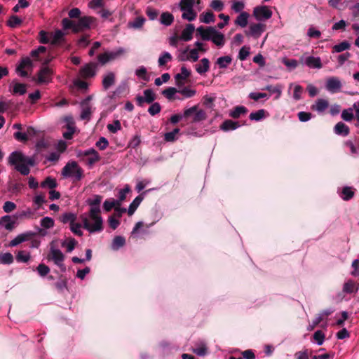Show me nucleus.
<instances>
[{"label":"nucleus","instance_id":"1","mask_svg":"<svg viewBox=\"0 0 359 359\" xmlns=\"http://www.w3.org/2000/svg\"><path fill=\"white\" fill-rule=\"evenodd\" d=\"M8 163L14 166L21 175L27 176L30 172V167L35 165V160L34 157L27 156L20 151H15L9 155Z\"/></svg>","mask_w":359,"mask_h":359},{"label":"nucleus","instance_id":"2","mask_svg":"<svg viewBox=\"0 0 359 359\" xmlns=\"http://www.w3.org/2000/svg\"><path fill=\"white\" fill-rule=\"evenodd\" d=\"M80 218L82 221L83 228L90 233L100 232L103 230V219L100 213H97L93 217L91 211L89 210L88 215H81Z\"/></svg>","mask_w":359,"mask_h":359},{"label":"nucleus","instance_id":"3","mask_svg":"<svg viewBox=\"0 0 359 359\" xmlns=\"http://www.w3.org/2000/svg\"><path fill=\"white\" fill-rule=\"evenodd\" d=\"M61 174L65 178H72L74 182L80 181L83 177V170L77 162L72 161L65 165Z\"/></svg>","mask_w":359,"mask_h":359},{"label":"nucleus","instance_id":"4","mask_svg":"<svg viewBox=\"0 0 359 359\" xmlns=\"http://www.w3.org/2000/svg\"><path fill=\"white\" fill-rule=\"evenodd\" d=\"M211 41L217 47H222L225 43L224 35L214 27L203 28V41Z\"/></svg>","mask_w":359,"mask_h":359},{"label":"nucleus","instance_id":"5","mask_svg":"<svg viewBox=\"0 0 359 359\" xmlns=\"http://www.w3.org/2000/svg\"><path fill=\"white\" fill-rule=\"evenodd\" d=\"M65 256L63 252L55 245L53 241L50 244V251L47 259L51 260L57 266L62 272L66 271V266L64 264Z\"/></svg>","mask_w":359,"mask_h":359},{"label":"nucleus","instance_id":"6","mask_svg":"<svg viewBox=\"0 0 359 359\" xmlns=\"http://www.w3.org/2000/svg\"><path fill=\"white\" fill-rule=\"evenodd\" d=\"M195 4V0H181L180 2V7L182 11V18L188 21H192L196 18V13L194 12L193 8Z\"/></svg>","mask_w":359,"mask_h":359},{"label":"nucleus","instance_id":"7","mask_svg":"<svg viewBox=\"0 0 359 359\" xmlns=\"http://www.w3.org/2000/svg\"><path fill=\"white\" fill-rule=\"evenodd\" d=\"M126 50L123 48H118L114 50H107L97 56L98 62L104 65L109 62L116 60L121 57L125 53Z\"/></svg>","mask_w":359,"mask_h":359},{"label":"nucleus","instance_id":"8","mask_svg":"<svg viewBox=\"0 0 359 359\" xmlns=\"http://www.w3.org/2000/svg\"><path fill=\"white\" fill-rule=\"evenodd\" d=\"M77 157L83 158L86 157V164L89 168H92L93 165L100 161L101 157L98 152L93 148H90L84 151L79 150L77 151Z\"/></svg>","mask_w":359,"mask_h":359},{"label":"nucleus","instance_id":"9","mask_svg":"<svg viewBox=\"0 0 359 359\" xmlns=\"http://www.w3.org/2000/svg\"><path fill=\"white\" fill-rule=\"evenodd\" d=\"M299 62L311 69H320L323 67V64L320 57L306 55V54H304L300 57Z\"/></svg>","mask_w":359,"mask_h":359},{"label":"nucleus","instance_id":"10","mask_svg":"<svg viewBox=\"0 0 359 359\" xmlns=\"http://www.w3.org/2000/svg\"><path fill=\"white\" fill-rule=\"evenodd\" d=\"M253 16L258 21H264L271 18L272 11L266 6H257L253 10Z\"/></svg>","mask_w":359,"mask_h":359},{"label":"nucleus","instance_id":"11","mask_svg":"<svg viewBox=\"0 0 359 359\" xmlns=\"http://www.w3.org/2000/svg\"><path fill=\"white\" fill-rule=\"evenodd\" d=\"M184 118H189L191 122L196 123L202 120V109L198 106H194L184 111Z\"/></svg>","mask_w":359,"mask_h":359},{"label":"nucleus","instance_id":"12","mask_svg":"<svg viewBox=\"0 0 359 359\" xmlns=\"http://www.w3.org/2000/svg\"><path fill=\"white\" fill-rule=\"evenodd\" d=\"M266 25L261 22L252 23L250 25L248 30H246L245 32L246 36L257 39L266 30Z\"/></svg>","mask_w":359,"mask_h":359},{"label":"nucleus","instance_id":"13","mask_svg":"<svg viewBox=\"0 0 359 359\" xmlns=\"http://www.w3.org/2000/svg\"><path fill=\"white\" fill-rule=\"evenodd\" d=\"M342 87L340 79L336 76L329 77L325 83V88L327 91L332 93H335L340 91Z\"/></svg>","mask_w":359,"mask_h":359},{"label":"nucleus","instance_id":"14","mask_svg":"<svg viewBox=\"0 0 359 359\" xmlns=\"http://www.w3.org/2000/svg\"><path fill=\"white\" fill-rule=\"evenodd\" d=\"M97 68V65L95 62L88 63L80 69V75L84 79L93 77L96 74Z\"/></svg>","mask_w":359,"mask_h":359},{"label":"nucleus","instance_id":"15","mask_svg":"<svg viewBox=\"0 0 359 359\" xmlns=\"http://www.w3.org/2000/svg\"><path fill=\"white\" fill-rule=\"evenodd\" d=\"M92 22V18L90 17L80 18L77 21H74V32H82L84 29H88Z\"/></svg>","mask_w":359,"mask_h":359},{"label":"nucleus","instance_id":"16","mask_svg":"<svg viewBox=\"0 0 359 359\" xmlns=\"http://www.w3.org/2000/svg\"><path fill=\"white\" fill-rule=\"evenodd\" d=\"M52 70L48 67H43L38 73V82L47 83L52 80Z\"/></svg>","mask_w":359,"mask_h":359},{"label":"nucleus","instance_id":"17","mask_svg":"<svg viewBox=\"0 0 359 359\" xmlns=\"http://www.w3.org/2000/svg\"><path fill=\"white\" fill-rule=\"evenodd\" d=\"M102 197L100 195H95L93 198L88 200V204L90 205V210L93 217L97 213H100V205Z\"/></svg>","mask_w":359,"mask_h":359},{"label":"nucleus","instance_id":"18","mask_svg":"<svg viewBox=\"0 0 359 359\" xmlns=\"http://www.w3.org/2000/svg\"><path fill=\"white\" fill-rule=\"evenodd\" d=\"M15 220L11 215H6L0 218V226L6 230L11 231L15 227Z\"/></svg>","mask_w":359,"mask_h":359},{"label":"nucleus","instance_id":"19","mask_svg":"<svg viewBox=\"0 0 359 359\" xmlns=\"http://www.w3.org/2000/svg\"><path fill=\"white\" fill-rule=\"evenodd\" d=\"M31 236L32 233L30 232L19 234L9 242L8 246L10 248L15 247L22 243L28 241Z\"/></svg>","mask_w":359,"mask_h":359},{"label":"nucleus","instance_id":"20","mask_svg":"<svg viewBox=\"0 0 359 359\" xmlns=\"http://www.w3.org/2000/svg\"><path fill=\"white\" fill-rule=\"evenodd\" d=\"M116 81L115 74L112 72H107L104 76L102 81V87L106 90L111 86L114 85Z\"/></svg>","mask_w":359,"mask_h":359},{"label":"nucleus","instance_id":"21","mask_svg":"<svg viewBox=\"0 0 359 359\" xmlns=\"http://www.w3.org/2000/svg\"><path fill=\"white\" fill-rule=\"evenodd\" d=\"M194 30L195 27L192 24L187 25L185 28L182 30L181 35L180 36V40L184 41H190L192 39Z\"/></svg>","mask_w":359,"mask_h":359},{"label":"nucleus","instance_id":"22","mask_svg":"<svg viewBox=\"0 0 359 359\" xmlns=\"http://www.w3.org/2000/svg\"><path fill=\"white\" fill-rule=\"evenodd\" d=\"M329 102L327 100L320 98L318 99L315 104L311 106V109L316 111L318 113L321 114L328 107Z\"/></svg>","mask_w":359,"mask_h":359},{"label":"nucleus","instance_id":"23","mask_svg":"<svg viewBox=\"0 0 359 359\" xmlns=\"http://www.w3.org/2000/svg\"><path fill=\"white\" fill-rule=\"evenodd\" d=\"M64 33L61 30H56L50 33V43L53 46L61 44L64 41Z\"/></svg>","mask_w":359,"mask_h":359},{"label":"nucleus","instance_id":"24","mask_svg":"<svg viewBox=\"0 0 359 359\" xmlns=\"http://www.w3.org/2000/svg\"><path fill=\"white\" fill-rule=\"evenodd\" d=\"M349 128L343 122L337 123L334 128V132L336 135L346 137L349 134Z\"/></svg>","mask_w":359,"mask_h":359},{"label":"nucleus","instance_id":"25","mask_svg":"<svg viewBox=\"0 0 359 359\" xmlns=\"http://www.w3.org/2000/svg\"><path fill=\"white\" fill-rule=\"evenodd\" d=\"M190 76V72L185 67H181V72L175 76L176 83L178 86L183 85L182 81L186 80Z\"/></svg>","mask_w":359,"mask_h":359},{"label":"nucleus","instance_id":"26","mask_svg":"<svg viewBox=\"0 0 359 359\" xmlns=\"http://www.w3.org/2000/svg\"><path fill=\"white\" fill-rule=\"evenodd\" d=\"M250 15L245 11L241 12L235 20V24L242 28L247 26Z\"/></svg>","mask_w":359,"mask_h":359},{"label":"nucleus","instance_id":"27","mask_svg":"<svg viewBox=\"0 0 359 359\" xmlns=\"http://www.w3.org/2000/svg\"><path fill=\"white\" fill-rule=\"evenodd\" d=\"M358 290V285L352 280L346 281L343 286V292L347 294L355 293Z\"/></svg>","mask_w":359,"mask_h":359},{"label":"nucleus","instance_id":"28","mask_svg":"<svg viewBox=\"0 0 359 359\" xmlns=\"http://www.w3.org/2000/svg\"><path fill=\"white\" fill-rule=\"evenodd\" d=\"M240 127L238 122L228 119L224 121L220 126L223 131H230L237 129Z\"/></svg>","mask_w":359,"mask_h":359},{"label":"nucleus","instance_id":"29","mask_svg":"<svg viewBox=\"0 0 359 359\" xmlns=\"http://www.w3.org/2000/svg\"><path fill=\"white\" fill-rule=\"evenodd\" d=\"M267 116V112L265 109H262L256 111L251 112L249 118L251 121H260Z\"/></svg>","mask_w":359,"mask_h":359},{"label":"nucleus","instance_id":"30","mask_svg":"<svg viewBox=\"0 0 359 359\" xmlns=\"http://www.w3.org/2000/svg\"><path fill=\"white\" fill-rule=\"evenodd\" d=\"M248 112V109L244 106H237L229 112V116L233 118H238L241 115Z\"/></svg>","mask_w":359,"mask_h":359},{"label":"nucleus","instance_id":"31","mask_svg":"<svg viewBox=\"0 0 359 359\" xmlns=\"http://www.w3.org/2000/svg\"><path fill=\"white\" fill-rule=\"evenodd\" d=\"M76 245L77 241L73 238H67L61 243V246L65 248L67 252H72Z\"/></svg>","mask_w":359,"mask_h":359},{"label":"nucleus","instance_id":"32","mask_svg":"<svg viewBox=\"0 0 359 359\" xmlns=\"http://www.w3.org/2000/svg\"><path fill=\"white\" fill-rule=\"evenodd\" d=\"M196 46L197 48H194L191 50H189V60H192L194 62L196 61L198 59V50H202V41H198L196 42Z\"/></svg>","mask_w":359,"mask_h":359},{"label":"nucleus","instance_id":"33","mask_svg":"<svg viewBox=\"0 0 359 359\" xmlns=\"http://www.w3.org/2000/svg\"><path fill=\"white\" fill-rule=\"evenodd\" d=\"M120 206L121 205L114 198L107 199L103 203V208L106 212H109L112 208H114L115 210H118Z\"/></svg>","mask_w":359,"mask_h":359},{"label":"nucleus","instance_id":"34","mask_svg":"<svg viewBox=\"0 0 359 359\" xmlns=\"http://www.w3.org/2000/svg\"><path fill=\"white\" fill-rule=\"evenodd\" d=\"M76 219V215L72 212H65L60 217V221L63 224H72Z\"/></svg>","mask_w":359,"mask_h":359},{"label":"nucleus","instance_id":"35","mask_svg":"<svg viewBox=\"0 0 359 359\" xmlns=\"http://www.w3.org/2000/svg\"><path fill=\"white\" fill-rule=\"evenodd\" d=\"M177 93V88L174 87H169L164 90H163L162 94L168 100L176 99V100H182L179 96H175Z\"/></svg>","mask_w":359,"mask_h":359},{"label":"nucleus","instance_id":"36","mask_svg":"<svg viewBox=\"0 0 359 359\" xmlns=\"http://www.w3.org/2000/svg\"><path fill=\"white\" fill-rule=\"evenodd\" d=\"M31 258L30 252L25 251V250H20L18 252L15 259L18 262H22V263H27L29 261Z\"/></svg>","mask_w":359,"mask_h":359},{"label":"nucleus","instance_id":"37","mask_svg":"<svg viewBox=\"0 0 359 359\" xmlns=\"http://www.w3.org/2000/svg\"><path fill=\"white\" fill-rule=\"evenodd\" d=\"M232 61V58L229 55L219 57L217 59L216 64L219 68H226Z\"/></svg>","mask_w":359,"mask_h":359},{"label":"nucleus","instance_id":"38","mask_svg":"<svg viewBox=\"0 0 359 359\" xmlns=\"http://www.w3.org/2000/svg\"><path fill=\"white\" fill-rule=\"evenodd\" d=\"M142 200L143 197L141 196H138L133 201V202L130 203L128 209V214L129 215H132L134 214V212H135L136 209L138 208Z\"/></svg>","mask_w":359,"mask_h":359},{"label":"nucleus","instance_id":"39","mask_svg":"<svg viewBox=\"0 0 359 359\" xmlns=\"http://www.w3.org/2000/svg\"><path fill=\"white\" fill-rule=\"evenodd\" d=\"M57 183L55 178L51 177H47L41 183V187L42 188H48L53 189L57 187Z\"/></svg>","mask_w":359,"mask_h":359},{"label":"nucleus","instance_id":"40","mask_svg":"<svg viewBox=\"0 0 359 359\" xmlns=\"http://www.w3.org/2000/svg\"><path fill=\"white\" fill-rule=\"evenodd\" d=\"M350 47H351V44L348 41H344L338 44L334 45L332 47V53H341L344 50H348L350 48Z\"/></svg>","mask_w":359,"mask_h":359},{"label":"nucleus","instance_id":"41","mask_svg":"<svg viewBox=\"0 0 359 359\" xmlns=\"http://www.w3.org/2000/svg\"><path fill=\"white\" fill-rule=\"evenodd\" d=\"M172 60V57L170 53L163 52L158 57V65L159 67H163Z\"/></svg>","mask_w":359,"mask_h":359},{"label":"nucleus","instance_id":"42","mask_svg":"<svg viewBox=\"0 0 359 359\" xmlns=\"http://www.w3.org/2000/svg\"><path fill=\"white\" fill-rule=\"evenodd\" d=\"M126 243V240L123 236H116L112 241L111 248L114 250H117L120 248L123 247Z\"/></svg>","mask_w":359,"mask_h":359},{"label":"nucleus","instance_id":"43","mask_svg":"<svg viewBox=\"0 0 359 359\" xmlns=\"http://www.w3.org/2000/svg\"><path fill=\"white\" fill-rule=\"evenodd\" d=\"M13 261L14 258L11 252L0 254V264H11Z\"/></svg>","mask_w":359,"mask_h":359},{"label":"nucleus","instance_id":"44","mask_svg":"<svg viewBox=\"0 0 359 359\" xmlns=\"http://www.w3.org/2000/svg\"><path fill=\"white\" fill-rule=\"evenodd\" d=\"M179 133H180V129L179 128H175L171 132H168V133H165V135H164V140L166 142H174V141H175L177 139V135H178Z\"/></svg>","mask_w":359,"mask_h":359},{"label":"nucleus","instance_id":"45","mask_svg":"<svg viewBox=\"0 0 359 359\" xmlns=\"http://www.w3.org/2000/svg\"><path fill=\"white\" fill-rule=\"evenodd\" d=\"M294 86V93L292 97L294 100L297 101L299 100L302 98V93L303 92V88L299 85H294L293 83H291L290 85L289 88L291 89V88Z\"/></svg>","mask_w":359,"mask_h":359},{"label":"nucleus","instance_id":"46","mask_svg":"<svg viewBox=\"0 0 359 359\" xmlns=\"http://www.w3.org/2000/svg\"><path fill=\"white\" fill-rule=\"evenodd\" d=\"M173 22V16L171 13L165 12L161 15V22L166 26L170 25Z\"/></svg>","mask_w":359,"mask_h":359},{"label":"nucleus","instance_id":"47","mask_svg":"<svg viewBox=\"0 0 359 359\" xmlns=\"http://www.w3.org/2000/svg\"><path fill=\"white\" fill-rule=\"evenodd\" d=\"M22 20L17 15H11L7 21V25L11 28H15L20 24Z\"/></svg>","mask_w":359,"mask_h":359},{"label":"nucleus","instance_id":"48","mask_svg":"<svg viewBox=\"0 0 359 359\" xmlns=\"http://www.w3.org/2000/svg\"><path fill=\"white\" fill-rule=\"evenodd\" d=\"M135 75L138 78L145 81H149V76H147V70L144 66H141L135 70Z\"/></svg>","mask_w":359,"mask_h":359},{"label":"nucleus","instance_id":"49","mask_svg":"<svg viewBox=\"0 0 359 359\" xmlns=\"http://www.w3.org/2000/svg\"><path fill=\"white\" fill-rule=\"evenodd\" d=\"M313 337L317 345L320 346L324 343L325 336L322 330H317L314 332Z\"/></svg>","mask_w":359,"mask_h":359},{"label":"nucleus","instance_id":"50","mask_svg":"<svg viewBox=\"0 0 359 359\" xmlns=\"http://www.w3.org/2000/svg\"><path fill=\"white\" fill-rule=\"evenodd\" d=\"M144 100L147 103H152L156 100V95L152 90L147 89L144 90Z\"/></svg>","mask_w":359,"mask_h":359},{"label":"nucleus","instance_id":"51","mask_svg":"<svg viewBox=\"0 0 359 359\" xmlns=\"http://www.w3.org/2000/svg\"><path fill=\"white\" fill-rule=\"evenodd\" d=\"M39 41L43 44L50 43V33L41 30L39 33Z\"/></svg>","mask_w":359,"mask_h":359},{"label":"nucleus","instance_id":"52","mask_svg":"<svg viewBox=\"0 0 359 359\" xmlns=\"http://www.w3.org/2000/svg\"><path fill=\"white\" fill-rule=\"evenodd\" d=\"M130 191V187L128 185H126L123 189H121L118 191V199H117L116 201L120 205H121L122 202L126 199V194L129 193Z\"/></svg>","mask_w":359,"mask_h":359},{"label":"nucleus","instance_id":"53","mask_svg":"<svg viewBox=\"0 0 359 359\" xmlns=\"http://www.w3.org/2000/svg\"><path fill=\"white\" fill-rule=\"evenodd\" d=\"M210 6L215 11L220 12L224 9V4L221 0H212Z\"/></svg>","mask_w":359,"mask_h":359},{"label":"nucleus","instance_id":"54","mask_svg":"<svg viewBox=\"0 0 359 359\" xmlns=\"http://www.w3.org/2000/svg\"><path fill=\"white\" fill-rule=\"evenodd\" d=\"M354 195L353 191L351 190V189L348 187H345L343 188L341 197L344 201H348L350 200Z\"/></svg>","mask_w":359,"mask_h":359},{"label":"nucleus","instance_id":"55","mask_svg":"<svg viewBox=\"0 0 359 359\" xmlns=\"http://www.w3.org/2000/svg\"><path fill=\"white\" fill-rule=\"evenodd\" d=\"M41 226L45 229H50L54 226V220L49 217H45L41 219Z\"/></svg>","mask_w":359,"mask_h":359},{"label":"nucleus","instance_id":"56","mask_svg":"<svg viewBox=\"0 0 359 359\" xmlns=\"http://www.w3.org/2000/svg\"><path fill=\"white\" fill-rule=\"evenodd\" d=\"M81 227L82 225L80 223H76L75 222L70 224V229L72 233L79 236H81L83 235Z\"/></svg>","mask_w":359,"mask_h":359},{"label":"nucleus","instance_id":"57","mask_svg":"<svg viewBox=\"0 0 359 359\" xmlns=\"http://www.w3.org/2000/svg\"><path fill=\"white\" fill-rule=\"evenodd\" d=\"M161 110V107L158 102H152L151 105L148 109V112L151 116L158 114Z\"/></svg>","mask_w":359,"mask_h":359},{"label":"nucleus","instance_id":"58","mask_svg":"<svg viewBox=\"0 0 359 359\" xmlns=\"http://www.w3.org/2000/svg\"><path fill=\"white\" fill-rule=\"evenodd\" d=\"M245 8V4L241 1H234L231 4V9L236 13H241Z\"/></svg>","mask_w":359,"mask_h":359},{"label":"nucleus","instance_id":"59","mask_svg":"<svg viewBox=\"0 0 359 359\" xmlns=\"http://www.w3.org/2000/svg\"><path fill=\"white\" fill-rule=\"evenodd\" d=\"M16 205L12 201H6L3 205V210L6 213H10L16 209Z\"/></svg>","mask_w":359,"mask_h":359},{"label":"nucleus","instance_id":"60","mask_svg":"<svg viewBox=\"0 0 359 359\" xmlns=\"http://www.w3.org/2000/svg\"><path fill=\"white\" fill-rule=\"evenodd\" d=\"M170 76L168 73H164L161 77H158L155 79L154 83L157 86H161L163 83H166L169 81Z\"/></svg>","mask_w":359,"mask_h":359},{"label":"nucleus","instance_id":"61","mask_svg":"<svg viewBox=\"0 0 359 359\" xmlns=\"http://www.w3.org/2000/svg\"><path fill=\"white\" fill-rule=\"evenodd\" d=\"M26 85L22 83H15L13 87V93L24 95L26 93Z\"/></svg>","mask_w":359,"mask_h":359},{"label":"nucleus","instance_id":"62","mask_svg":"<svg viewBox=\"0 0 359 359\" xmlns=\"http://www.w3.org/2000/svg\"><path fill=\"white\" fill-rule=\"evenodd\" d=\"M36 271L41 276L44 277L50 272V268L44 264H40L37 266Z\"/></svg>","mask_w":359,"mask_h":359},{"label":"nucleus","instance_id":"63","mask_svg":"<svg viewBox=\"0 0 359 359\" xmlns=\"http://www.w3.org/2000/svg\"><path fill=\"white\" fill-rule=\"evenodd\" d=\"M250 54V48L243 46L240 49L239 53H238V58L241 61H244L247 59Z\"/></svg>","mask_w":359,"mask_h":359},{"label":"nucleus","instance_id":"64","mask_svg":"<svg viewBox=\"0 0 359 359\" xmlns=\"http://www.w3.org/2000/svg\"><path fill=\"white\" fill-rule=\"evenodd\" d=\"M346 145L349 147L350 152L352 155H359V147L355 146L351 141L346 142Z\"/></svg>","mask_w":359,"mask_h":359}]
</instances>
